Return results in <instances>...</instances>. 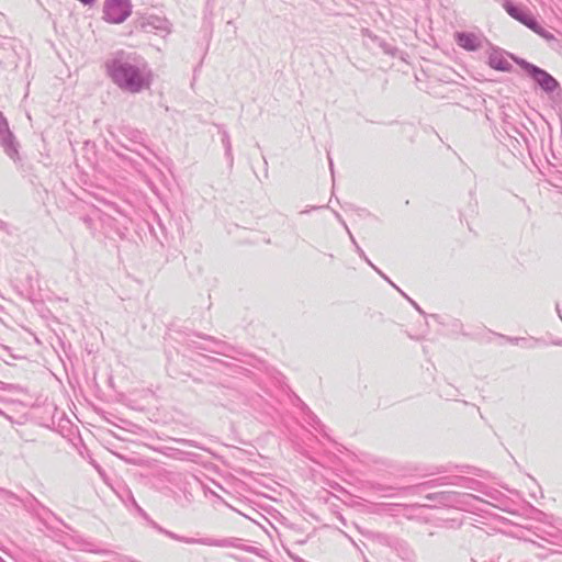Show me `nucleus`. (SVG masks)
<instances>
[{
    "instance_id": "f257e3e1",
    "label": "nucleus",
    "mask_w": 562,
    "mask_h": 562,
    "mask_svg": "<svg viewBox=\"0 0 562 562\" xmlns=\"http://www.w3.org/2000/svg\"><path fill=\"white\" fill-rule=\"evenodd\" d=\"M105 70L113 83L131 93H139L153 82V72L145 59L124 50H117L105 61Z\"/></svg>"
},
{
    "instance_id": "f03ea898",
    "label": "nucleus",
    "mask_w": 562,
    "mask_h": 562,
    "mask_svg": "<svg viewBox=\"0 0 562 562\" xmlns=\"http://www.w3.org/2000/svg\"><path fill=\"white\" fill-rule=\"evenodd\" d=\"M40 520L46 527L47 530L54 533L57 542L61 543L68 549H78L86 552L98 553L108 555L111 553L110 550L100 548L97 543L85 539L74 529L68 530L60 525L52 524L46 517L40 515Z\"/></svg>"
},
{
    "instance_id": "7ed1b4c3",
    "label": "nucleus",
    "mask_w": 562,
    "mask_h": 562,
    "mask_svg": "<svg viewBox=\"0 0 562 562\" xmlns=\"http://www.w3.org/2000/svg\"><path fill=\"white\" fill-rule=\"evenodd\" d=\"M509 57L525 71L527 77L532 80L535 87L543 93L551 94L560 90V82L547 70L513 54H509Z\"/></svg>"
},
{
    "instance_id": "20e7f679",
    "label": "nucleus",
    "mask_w": 562,
    "mask_h": 562,
    "mask_svg": "<svg viewBox=\"0 0 562 562\" xmlns=\"http://www.w3.org/2000/svg\"><path fill=\"white\" fill-rule=\"evenodd\" d=\"M120 143L122 147L131 150L144 159L147 155H153V150L147 145V134L131 125H122L119 128Z\"/></svg>"
},
{
    "instance_id": "39448f33",
    "label": "nucleus",
    "mask_w": 562,
    "mask_h": 562,
    "mask_svg": "<svg viewBox=\"0 0 562 562\" xmlns=\"http://www.w3.org/2000/svg\"><path fill=\"white\" fill-rule=\"evenodd\" d=\"M477 497L470 493H460L456 491H439L434 493L425 494V499L429 504H425L426 507H452L463 509L465 506L471 504L472 499Z\"/></svg>"
},
{
    "instance_id": "423d86ee",
    "label": "nucleus",
    "mask_w": 562,
    "mask_h": 562,
    "mask_svg": "<svg viewBox=\"0 0 562 562\" xmlns=\"http://www.w3.org/2000/svg\"><path fill=\"white\" fill-rule=\"evenodd\" d=\"M451 481H453V476H440L412 486L397 488L379 485L376 490L382 492L384 496H394L396 494L395 491H401L405 495H419L437 486L451 485Z\"/></svg>"
},
{
    "instance_id": "0eeeda50",
    "label": "nucleus",
    "mask_w": 562,
    "mask_h": 562,
    "mask_svg": "<svg viewBox=\"0 0 562 562\" xmlns=\"http://www.w3.org/2000/svg\"><path fill=\"white\" fill-rule=\"evenodd\" d=\"M196 337L210 341L211 346H203L199 344L195 340L188 339L187 346L191 349L195 350H204L212 353L225 356V357H234L235 353L240 355L241 352L233 345L227 344L223 340H218L213 336L204 335V334H196Z\"/></svg>"
},
{
    "instance_id": "6e6552de",
    "label": "nucleus",
    "mask_w": 562,
    "mask_h": 562,
    "mask_svg": "<svg viewBox=\"0 0 562 562\" xmlns=\"http://www.w3.org/2000/svg\"><path fill=\"white\" fill-rule=\"evenodd\" d=\"M131 0H105L103 20L111 24L123 23L132 14Z\"/></svg>"
},
{
    "instance_id": "1a4fd4ad",
    "label": "nucleus",
    "mask_w": 562,
    "mask_h": 562,
    "mask_svg": "<svg viewBox=\"0 0 562 562\" xmlns=\"http://www.w3.org/2000/svg\"><path fill=\"white\" fill-rule=\"evenodd\" d=\"M0 148L14 162L20 160V143L10 130L9 122L0 111Z\"/></svg>"
},
{
    "instance_id": "9d476101",
    "label": "nucleus",
    "mask_w": 562,
    "mask_h": 562,
    "mask_svg": "<svg viewBox=\"0 0 562 562\" xmlns=\"http://www.w3.org/2000/svg\"><path fill=\"white\" fill-rule=\"evenodd\" d=\"M137 27L146 33H155L162 37L171 33L172 24L165 18L156 14L142 15L137 19Z\"/></svg>"
},
{
    "instance_id": "9b49d317",
    "label": "nucleus",
    "mask_w": 562,
    "mask_h": 562,
    "mask_svg": "<svg viewBox=\"0 0 562 562\" xmlns=\"http://www.w3.org/2000/svg\"><path fill=\"white\" fill-rule=\"evenodd\" d=\"M102 222L103 228L106 231V234L110 236L111 234L117 236L120 239H125L128 233V223L130 220L125 216L113 217L108 214H103L100 217Z\"/></svg>"
},
{
    "instance_id": "f8f14e48",
    "label": "nucleus",
    "mask_w": 562,
    "mask_h": 562,
    "mask_svg": "<svg viewBox=\"0 0 562 562\" xmlns=\"http://www.w3.org/2000/svg\"><path fill=\"white\" fill-rule=\"evenodd\" d=\"M503 7L513 19L517 20L528 29L535 26L536 16L529 10L513 3L510 0H506Z\"/></svg>"
},
{
    "instance_id": "ddd939ff",
    "label": "nucleus",
    "mask_w": 562,
    "mask_h": 562,
    "mask_svg": "<svg viewBox=\"0 0 562 562\" xmlns=\"http://www.w3.org/2000/svg\"><path fill=\"white\" fill-rule=\"evenodd\" d=\"M201 544L209 546V547H218V548H238L246 552H254V547H248L241 544V539L231 537V538H222V539H215V538H202Z\"/></svg>"
},
{
    "instance_id": "4468645a",
    "label": "nucleus",
    "mask_w": 562,
    "mask_h": 562,
    "mask_svg": "<svg viewBox=\"0 0 562 562\" xmlns=\"http://www.w3.org/2000/svg\"><path fill=\"white\" fill-rule=\"evenodd\" d=\"M379 539L382 543L393 548L398 553V555L402 557V559L413 561L414 553L408 547L407 542L387 535H379Z\"/></svg>"
},
{
    "instance_id": "2eb2a0df",
    "label": "nucleus",
    "mask_w": 562,
    "mask_h": 562,
    "mask_svg": "<svg viewBox=\"0 0 562 562\" xmlns=\"http://www.w3.org/2000/svg\"><path fill=\"white\" fill-rule=\"evenodd\" d=\"M454 40L459 47L468 52H475L482 46L481 37L472 32H457Z\"/></svg>"
},
{
    "instance_id": "dca6fc26",
    "label": "nucleus",
    "mask_w": 562,
    "mask_h": 562,
    "mask_svg": "<svg viewBox=\"0 0 562 562\" xmlns=\"http://www.w3.org/2000/svg\"><path fill=\"white\" fill-rule=\"evenodd\" d=\"M487 64L492 69L498 71L509 72L513 69L512 64L505 58L503 50L495 47L492 48L488 55Z\"/></svg>"
},
{
    "instance_id": "f3484780",
    "label": "nucleus",
    "mask_w": 562,
    "mask_h": 562,
    "mask_svg": "<svg viewBox=\"0 0 562 562\" xmlns=\"http://www.w3.org/2000/svg\"><path fill=\"white\" fill-rule=\"evenodd\" d=\"M362 33L364 36H367L371 41V43L374 46L379 47L384 54H386L391 57H396L397 54L400 53V49L396 46L386 42L385 40L381 38L380 36L373 34L368 29L363 30Z\"/></svg>"
},
{
    "instance_id": "a211bd4d",
    "label": "nucleus",
    "mask_w": 562,
    "mask_h": 562,
    "mask_svg": "<svg viewBox=\"0 0 562 562\" xmlns=\"http://www.w3.org/2000/svg\"><path fill=\"white\" fill-rule=\"evenodd\" d=\"M303 420L306 425H308L315 431L322 434L324 437H328L326 432V426L321 422V419L303 403Z\"/></svg>"
},
{
    "instance_id": "6ab92c4d",
    "label": "nucleus",
    "mask_w": 562,
    "mask_h": 562,
    "mask_svg": "<svg viewBox=\"0 0 562 562\" xmlns=\"http://www.w3.org/2000/svg\"><path fill=\"white\" fill-rule=\"evenodd\" d=\"M215 126L218 130V133L221 134V142L225 150V158L227 160L228 167L233 168L234 165V156H233V149H232V142L228 131L225 128L222 124H215Z\"/></svg>"
},
{
    "instance_id": "aec40b11",
    "label": "nucleus",
    "mask_w": 562,
    "mask_h": 562,
    "mask_svg": "<svg viewBox=\"0 0 562 562\" xmlns=\"http://www.w3.org/2000/svg\"><path fill=\"white\" fill-rule=\"evenodd\" d=\"M451 485L460 486L467 490L476 491L480 493L484 492L485 485L472 477L454 475Z\"/></svg>"
},
{
    "instance_id": "412c9836",
    "label": "nucleus",
    "mask_w": 562,
    "mask_h": 562,
    "mask_svg": "<svg viewBox=\"0 0 562 562\" xmlns=\"http://www.w3.org/2000/svg\"><path fill=\"white\" fill-rule=\"evenodd\" d=\"M150 525L155 529H157L159 532L166 535L167 537H169L172 540L180 541V542L188 543V544H201L202 538H192V537L179 536V535H177V533H175L172 531L164 529L162 527L157 525L155 521H150Z\"/></svg>"
},
{
    "instance_id": "4be33fe9",
    "label": "nucleus",
    "mask_w": 562,
    "mask_h": 562,
    "mask_svg": "<svg viewBox=\"0 0 562 562\" xmlns=\"http://www.w3.org/2000/svg\"><path fill=\"white\" fill-rule=\"evenodd\" d=\"M529 30H531L532 32H535L536 34H538L540 37H542L551 47H555L559 45V40L557 38V36L554 35V33H552L551 31L547 30L546 27H543L539 22L538 20L536 19L535 21V26L532 27H529Z\"/></svg>"
},
{
    "instance_id": "5701e85b",
    "label": "nucleus",
    "mask_w": 562,
    "mask_h": 562,
    "mask_svg": "<svg viewBox=\"0 0 562 562\" xmlns=\"http://www.w3.org/2000/svg\"><path fill=\"white\" fill-rule=\"evenodd\" d=\"M428 317L432 318L435 322L439 323L442 326H450L453 331L463 334V325L458 318H451L449 322H445L443 318L438 314H429Z\"/></svg>"
},
{
    "instance_id": "b1692460",
    "label": "nucleus",
    "mask_w": 562,
    "mask_h": 562,
    "mask_svg": "<svg viewBox=\"0 0 562 562\" xmlns=\"http://www.w3.org/2000/svg\"><path fill=\"white\" fill-rule=\"evenodd\" d=\"M37 517L40 518V515L46 517L52 524L60 525L61 527H65L68 530H72V527L66 524L61 518L56 516L50 509L46 508L45 506L41 505V512L36 513Z\"/></svg>"
},
{
    "instance_id": "393cba45",
    "label": "nucleus",
    "mask_w": 562,
    "mask_h": 562,
    "mask_svg": "<svg viewBox=\"0 0 562 562\" xmlns=\"http://www.w3.org/2000/svg\"><path fill=\"white\" fill-rule=\"evenodd\" d=\"M499 337L505 338L508 342L513 345H519L521 344L526 348H533L536 347L541 340L539 338H524V337H508L504 335H499Z\"/></svg>"
},
{
    "instance_id": "a878e982",
    "label": "nucleus",
    "mask_w": 562,
    "mask_h": 562,
    "mask_svg": "<svg viewBox=\"0 0 562 562\" xmlns=\"http://www.w3.org/2000/svg\"><path fill=\"white\" fill-rule=\"evenodd\" d=\"M0 358L8 364L11 363L12 360L19 358V356L12 352V349L0 342Z\"/></svg>"
},
{
    "instance_id": "bb28decb",
    "label": "nucleus",
    "mask_w": 562,
    "mask_h": 562,
    "mask_svg": "<svg viewBox=\"0 0 562 562\" xmlns=\"http://www.w3.org/2000/svg\"><path fill=\"white\" fill-rule=\"evenodd\" d=\"M348 236L355 247V250L356 252L359 255V257L361 259H363L369 266L372 263L371 260L367 257L366 252L363 251V249L358 245L356 238L353 237L352 233L350 231H348Z\"/></svg>"
},
{
    "instance_id": "cd10ccee",
    "label": "nucleus",
    "mask_w": 562,
    "mask_h": 562,
    "mask_svg": "<svg viewBox=\"0 0 562 562\" xmlns=\"http://www.w3.org/2000/svg\"><path fill=\"white\" fill-rule=\"evenodd\" d=\"M482 494L486 495L487 497H490L494 501H498L499 497L503 496V494L499 491H497L495 488L487 487L486 485H485L484 492Z\"/></svg>"
},
{
    "instance_id": "c85d7f7f",
    "label": "nucleus",
    "mask_w": 562,
    "mask_h": 562,
    "mask_svg": "<svg viewBox=\"0 0 562 562\" xmlns=\"http://www.w3.org/2000/svg\"><path fill=\"white\" fill-rule=\"evenodd\" d=\"M370 267L381 277L383 278L385 281H387L392 286H394L395 289H397L400 292L401 290L389 279V277L386 274H384L376 266H374L373 263L370 265Z\"/></svg>"
},
{
    "instance_id": "c756f323",
    "label": "nucleus",
    "mask_w": 562,
    "mask_h": 562,
    "mask_svg": "<svg viewBox=\"0 0 562 562\" xmlns=\"http://www.w3.org/2000/svg\"><path fill=\"white\" fill-rule=\"evenodd\" d=\"M176 441L180 445L192 447V448L199 447L194 440H190V439L180 438V439H176Z\"/></svg>"
},
{
    "instance_id": "7c9ffc66",
    "label": "nucleus",
    "mask_w": 562,
    "mask_h": 562,
    "mask_svg": "<svg viewBox=\"0 0 562 562\" xmlns=\"http://www.w3.org/2000/svg\"><path fill=\"white\" fill-rule=\"evenodd\" d=\"M401 293H402V295H404L409 301V303L415 307V310L419 314L426 316V313L420 308V306L415 301H413L411 297H408L403 291H401Z\"/></svg>"
},
{
    "instance_id": "2f4dec72",
    "label": "nucleus",
    "mask_w": 562,
    "mask_h": 562,
    "mask_svg": "<svg viewBox=\"0 0 562 562\" xmlns=\"http://www.w3.org/2000/svg\"><path fill=\"white\" fill-rule=\"evenodd\" d=\"M335 216L338 220V222L344 226L346 232L348 233V231H350V229H349L348 225L346 224L345 220L341 217V215L338 212H335Z\"/></svg>"
},
{
    "instance_id": "473e14b6",
    "label": "nucleus",
    "mask_w": 562,
    "mask_h": 562,
    "mask_svg": "<svg viewBox=\"0 0 562 562\" xmlns=\"http://www.w3.org/2000/svg\"><path fill=\"white\" fill-rule=\"evenodd\" d=\"M0 494L7 496V497H14V494L5 488L0 487Z\"/></svg>"
},
{
    "instance_id": "72a5a7b5",
    "label": "nucleus",
    "mask_w": 562,
    "mask_h": 562,
    "mask_svg": "<svg viewBox=\"0 0 562 562\" xmlns=\"http://www.w3.org/2000/svg\"><path fill=\"white\" fill-rule=\"evenodd\" d=\"M81 220L89 228L91 227L92 218L90 216H83Z\"/></svg>"
},
{
    "instance_id": "f704fd0d",
    "label": "nucleus",
    "mask_w": 562,
    "mask_h": 562,
    "mask_svg": "<svg viewBox=\"0 0 562 562\" xmlns=\"http://www.w3.org/2000/svg\"><path fill=\"white\" fill-rule=\"evenodd\" d=\"M328 162H329V169H330V172L331 175L334 176V162H333V159L330 158V156L328 155Z\"/></svg>"
},
{
    "instance_id": "c9c22d12",
    "label": "nucleus",
    "mask_w": 562,
    "mask_h": 562,
    "mask_svg": "<svg viewBox=\"0 0 562 562\" xmlns=\"http://www.w3.org/2000/svg\"><path fill=\"white\" fill-rule=\"evenodd\" d=\"M540 538L543 539V537H540ZM544 540H546V538H544ZM547 541L550 542V543H553V544H558L559 543L558 541H555L553 539L552 540L547 539Z\"/></svg>"
},
{
    "instance_id": "e433bc0d",
    "label": "nucleus",
    "mask_w": 562,
    "mask_h": 562,
    "mask_svg": "<svg viewBox=\"0 0 562 562\" xmlns=\"http://www.w3.org/2000/svg\"><path fill=\"white\" fill-rule=\"evenodd\" d=\"M134 504H136V503L134 502ZM135 506L137 507L138 512H140L145 516V513L143 512L142 507H138L137 505H135Z\"/></svg>"
},
{
    "instance_id": "4c0bfd02",
    "label": "nucleus",
    "mask_w": 562,
    "mask_h": 562,
    "mask_svg": "<svg viewBox=\"0 0 562 562\" xmlns=\"http://www.w3.org/2000/svg\"><path fill=\"white\" fill-rule=\"evenodd\" d=\"M549 536H550L551 538H553V539H558V537H557L555 535H553V533H549Z\"/></svg>"
},
{
    "instance_id": "58836bf2",
    "label": "nucleus",
    "mask_w": 562,
    "mask_h": 562,
    "mask_svg": "<svg viewBox=\"0 0 562 562\" xmlns=\"http://www.w3.org/2000/svg\"><path fill=\"white\" fill-rule=\"evenodd\" d=\"M366 562H369L368 560Z\"/></svg>"
}]
</instances>
